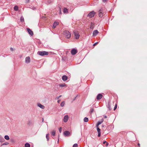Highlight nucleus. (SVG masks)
Listing matches in <instances>:
<instances>
[{"mask_svg":"<svg viewBox=\"0 0 147 147\" xmlns=\"http://www.w3.org/2000/svg\"><path fill=\"white\" fill-rule=\"evenodd\" d=\"M44 119H43V118H42V122H43V121H44Z\"/></svg>","mask_w":147,"mask_h":147,"instance_id":"46","label":"nucleus"},{"mask_svg":"<svg viewBox=\"0 0 147 147\" xmlns=\"http://www.w3.org/2000/svg\"><path fill=\"white\" fill-rule=\"evenodd\" d=\"M101 133H98V136L99 137L100 136Z\"/></svg>","mask_w":147,"mask_h":147,"instance_id":"38","label":"nucleus"},{"mask_svg":"<svg viewBox=\"0 0 147 147\" xmlns=\"http://www.w3.org/2000/svg\"><path fill=\"white\" fill-rule=\"evenodd\" d=\"M64 134L65 136H69L70 135V133L68 131H66L64 133Z\"/></svg>","mask_w":147,"mask_h":147,"instance_id":"10","label":"nucleus"},{"mask_svg":"<svg viewBox=\"0 0 147 147\" xmlns=\"http://www.w3.org/2000/svg\"><path fill=\"white\" fill-rule=\"evenodd\" d=\"M138 146H140V144H139V143H138Z\"/></svg>","mask_w":147,"mask_h":147,"instance_id":"47","label":"nucleus"},{"mask_svg":"<svg viewBox=\"0 0 147 147\" xmlns=\"http://www.w3.org/2000/svg\"><path fill=\"white\" fill-rule=\"evenodd\" d=\"M59 13L60 14H61V9H60Z\"/></svg>","mask_w":147,"mask_h":147,"instance_id":"43","label":"nucleus"},{"mask_svg":"<svg viewBox=\"0 0 147 147\" xmlns=\"http://www.w3.org/2000/svg\"><path fill=\"white\" fill-rule=\"evenodd\" d=\"M65 102L64 101L62 102L61 104V107H63L64 106Z\"/></svg>","mask_w":147,"mask_h":147,"instance_id":"24","label":"nucleus"},{"mask_svg":"<svg viewBox=\"0 0 147 147\" xmlns=\"http://www.w3.org/2000/svg\"><path fill=\"white\" fill-rule=\"evenodd\" d=\"M99 33V32L97 30H94L93 32V35L94 36H95L97 35L98 33Z\"/></svg>","mask_w":147,"mask_h":147,"instance_id":"11","label":"nucleus"},{"mask_svg":"<svg viewBox=\"0 0 147 147\" xmlns=\"http://www.w3.org/2000/svg\"><path fill=\"white\" fill-rule=\"evenodd\" d=\"M97 127V130L98 133H101L100 132V129L98 127Z\"/></svg>","mask_w":147,"mask_h":147,"instance_id":"31","label":"nucleus"},{"mask_svg":"<svg viewBox=\"0 0 147 147\" xmlns=\"http://www.w3.org/2000/svg\"><path fill=\"white\" fill-rule=\"evenodd\" d=\"M20 21L22 22H24V18L22 16L20 18Z\"/></svg>","mask_w":147,"mask_h":147,"instance_id":"27","label":"nucleus"},{"mask_svg":"<svg viewBox=\"0 0 147 147\" xmlns=\"http://www.w3.org/2000/svg\"><path fill=\"white\" fill-rule=\"evenodd\" d=\"M94 111V108H91L90 110V112L91 113L92 112H93Z\"/></svg>","mask_w":147,"mask_h":147,"instance_id":"30","label":"nucleus"},{"mask_svg":"<svg viewBox=\"0 0 147 147\" xmlns=\"http://www.w3.org/2000/svg\"><path fill=\"white\" fill-rule=\"evenodd\" d=\"M39 55L41 56H43L44 55H48L49 53L46 51H40L38 53Z\"/></svg>","mask_w":147,"mask_h":147,"instance_id":"2","label":"nucleus"},{"mask_svg":"<svg viewBox=\"0 0 147 147\" xmlns=\"http://www.w3.org/2000/svg\"><path fill=\"white\" fill-rule=\"evenodd\" d=\"M68 115H66L63 118V121L65 122H66L67 121L68 119Z\"/></svg>","mask_w":147,"mask_h":147,"instance_id":"8","label":"nucleus"},{"mask_svg":"<svg viewBox=\"0 0 147 147\" xmlns=\"http://www.w3.org/2000/svg\"><path fill=\"white\" fill-rule=\"evenodd\" d=\"M55 131H54V130H53V131H52L51 132V134L53 136H55Z\"/></svg>","mask_w":147,"mask_h":147,"instance_id":"23","label":"nucleus"},{"mask_svg":"<svg viewBox=\"0 0 147 147\" xmlns=\"http://www.w3.org/2000/svg\"><path fill=\"white\" fill-rule=\"evenodd\" d=\"M27 2H28L29 1V0H26Z\"/></svg>","mask_w":147,"mask_h":147,"instance_id":"45","label":"nucleus"},{"mask_svg":"<svg viewBox=\"0 0 147 147\" xmlns=\"http://www.w3.org/2000/svg\"><path fill=\"white\" fill-rule=\"evenodd\" d=\"M46 137L47 140L48 141L49 140V134H47Z\"/></svg>","mask_w":147,"mask_h":147,"instance_id":"29","label":"nucleus"},{"mask_svg":"<svg viewBox=\"0 0 147 147\" xmlns=\"http://www.w3.org/2000/svg\"><path fill=\"white\" fill-rule=\"evenodd\" d=\"M95 14V13L94 11H92L90 12L88 15V16L91 18L93 17Z\"/></svg>","mask_w":147,"mask_h":147,"instance_id":"3","label":"nucleus"},{"mask_svg":"<svg viewBox=\"0 0 147 147\" xmlns=\"http://www.w3.org/2000/svg\"><path fill=\"white\" fill-rule=\"evenodd\" d=\"M98 42H97L96 43H94L93 45V46H95L96 45H97L98 43Z\"/></svg>","mask_w":147,"mask_h":147,"instance_id":"34","label":"nucleus"},{"mask_svg":"<svg viewBox=\"0 0 147 147\" xmlns=\"http://www.w3.org/2000/svg\"><path fill=\"white\" fill-rule=\"evenodd\" d=\"M88 121V118L85 117L84 119V121L85 122H87Z\"/></svg>","mask_w":147,"mask_h":147,"instance_id":"21","label":"nucleus"},{"mask_svg":"<svg viewBox=\"0 0 147 147\" xmlns=\"http://www.w3.org/2000/svg\"><path fill=\"white\" fill-rule=\"evenodd\" d=\"M94 24H92V23H91V25H90V28L91 29H93L94 28Z\"/></svg>","mask_w":147,"mask_h":147,"instance_id":"18","label":"nucleus"},{"mask_svg":"<svg viewBox=\"0 0 147 147\" xmlns=\"http://www.w3.org/2000/svg\"><path fill=\"white\" fill-rule=\"evenodd\" d=\"M61 96V95L59 96V97H57L56 98L57 99H58Z\"/></svg>","mask_w":147,"mask_h":147,"instance_id":"39","label":"nucleus"},{"mask_svg":"<svg viewBox=\"0 0 147 147\" xmlns=\"http://www.w3.org/2000/svg\"><path fill=\"white\" fill-rule=\"evenodd\" d=\"M25 147H30V145L28 143H26L25 145Z\"/></svg>","mask_w":147,"mask_h":147,"instance_id":"25","label":"nucleus"},{"mask_svg":"<svg viewBox=\"0 0 147 147\" xmlns=\"http://www.w3.org/2000/svg\"><path fill=\"white\" fill-rule=\"evenodd\" d=\"M59 24V23L56 22H55L54 23V24L53 26V28H56L57 25H58Z\"/></svg>","mask_w":147,"mask_h":147,"instance_id":"15","label":"nucleus"},{"mask_svg":"<svg viewBox=\"0 0 147 147\" xmlns=\"http://www.w3.org/2000/svg\"><path fill=\"white\" fill-rule=\"evenodd\" d=\"M105 143H106V146H108L109 144L106 141L104 142H103V144H105Z\"/></svg>","mask_w":147,"mask_h":147,"instance_id":"33","label":"nucleus"},{"mask_svg":"<svg viewBox=\"0 0 147 147\" xmlns=\"http://www.w3.org/2000/svg\"><path fill=\"white\" fill-rule=\"evenodd\" d=\"M78 145L77 144H75L73 145V147H78Z\"/></svg>","mask_w":147,"mask_h":147,"instance_id":"32","label":"nucleus"},{"mask_svg":"<svg viewBox=\"0 0 147 147\" xmlns=\"http://www.w3.org/2000/svg\"><path fill=\"white\" fill-rule=\"evenodd\" d=\"M103 10L102 9L99 10L98 12L99 16L100 17H102L103 16Z\"/></svg>","mask_w":147,"mask_h":147,"instance_id":"5","label":"nucleus"},{"mask_svg":"<svg viewBox=\"0 0 147 147\" xmlns=\"http://www.w3.org/2000/svg\"><path fill=\"white\" fill-rule=\"evenodd\" d=\"M102 96H103L102 94H98L96 98L97 100H100L102 98Z\"/></svg>","mask_w":147,"mask_h":147,"instance_id":"9","label":"nucleus"},{"mask_svg":"<svg viewBox=\"0 0 147 147\" xmlns=\"http://www.w3.org/2000/svg\"><path fill=\"white\" fill-rule=\"evenodd\" d=\"M107 0H102L104 2H105Z\"/></svg>","mask_w":147,"mask_h":147,"instance_id":"42","label":"nucleus"},{"mask_svg":"<svg viewBox=\"0 0 147 147\" xmlns=\"http://www.w3.org/2000/svg\"><path fill=\"white\" fill-rule=\"evenodd\" d=\"M105 118H107V116H105Z\"/></svg>","mask_w":147,"mask_h":147,"instance_id":"48","label":"nucleus"},{"mask_svg":"<svg viewBox=\"0 0 147 147\" xmlns=\"http://www.w3.org/2000/svg\"><path fill=\"white\" fill-rule=\"evenodd\" d=\"M30 58L29 57H27L26 58V62L27 63H29L30 62Z\"/></svg>","mask_w":147,"mask_h":147,"instance_id":"12","label":"nucleus"},{"mask_svg":"<svg viewBox=\"0 0 147 147\" xmlns=\"http://www.w3.org/2000/svg\"><path fill=\"white\" fill-rule=\"evenodd\" d=\"M9 144V143L8 142H6V143H4L3 144V145H7V144Z\"/></svg>","mask_w":147,"mask_h":147,"instance_id":"37","label":"nucleus"},{"mask_svg":"<svg viewBox=\"0 0 147 147\" xmlns=\"http://www.w3.org/2000/svg\"><path fill=\"white\" fill-rule=\"evenodd\" d=\"M4 138L0 135V142H3L4 141Z\"/></svg>","mask_w":147,"mask_h":147,"instance_id":"17","label":"nucleus"},{"mask_svg":"<svg viewBox=\"0 0 147 147\" xmlns=\"http://www.w3.org/2000/svg\"><path fill=\"white\" fill-rule=\"evenodd\" d=\"M63 12L64 13H67L68 12L67 9L65 8L63 10Z\"/></svg>","mask_w":147,"mask_h":147,"instance_id":"19","label":"nucleus"},{"mask_svg":"<svg viewBox=\"0 0 147 147\" xmlns=\"http://www.w3.org/2000/svg\"><path fill=\"white\" fill-rule=\"evenodd\" d=\"M67 77L65 75L63 76L62 77V79L63 81H65L67 79Z\"/></svg>","mask_w":147,"mask_h":147,"instance_id":"13","label":"nucleus"},{"mask_svg":"<svg viewBox=\"0 0 147 147\" xmlns=\"http://www.w3.org/2000/svg\"><path fill=\"white\" fill-rule=\"evenodd\" d=\"M4 138L6 140H9V136L7 135L5 136Z\"/></svg>","mask_w":147,"mask_h":147,"instance_id":"22","label":"nucleus"},{"mask_svg":"<svg viewBox=\"0 0 147 147\" xmlns=\"http://www.w3.org/2000/svg\"><path fill=\"white\" fill-rule=\"evenodd\" d=\"M108 108H109V110H110L111 109V108H110V106L108 107Z\"/></svg>","mask_w":147,"mask_h":147,"instance_id":"44","label":"nucleus"},{"mask_svg":"<svg viewBox=\"0 0 147 147\" xmlns=\"http://www.w3.org/2000/svg\"><path fill=\"white\" fill-rule=\"evenodd\" d=\"M61 101L60 100H59L57 101V102L59 103Z\"/></svg>","mask_w":147,"mask_h":147,"instance_id":"41","label":"nucleus"},{"mask_svg":"<svg viewBox=\"0 0 147 147\" xmlns=\"http://www.w3.org/2000/svg\"><path fill=\"white\" fill-rule=\"evenodd\" d=\"M27 30L29 34L31 36H32L33 35V32L32 31L30 28H27Z\"/></svg>","mask_w":147,"mask_h":147,"instance_id":"7","label":"nucleus"},{"mask_svg":"<svg viewBox=\"0 0 147 147\" xmlns=\"http://www.w3.org/2000/svg\"><path fill=\"white\" fill-rule=\"evenodd\" d=\"M32 122L30 121H28L27 122V124L29 125H31L32 124Z\"/></svg>","mask_w":147,"mask_h":147,"instance_id":"28","label":"nucleus"},{"mask_svg":"<svg viewBox=\"0 0 147 147\" xmlns=\"http://www.w3.org/2000/svg\"><path fill=\"white\" fill-rule=\"evenodd\" d=\"M103 119H102L100 121H98L96 125V127H98L99 125L102 123L103 121Z\"/></svg>","mask_w":147,"mask_h":147,"instance_id":"14","label":"nucleus"},{"mask_svg":"<svg viewBox=\"0 0 147 147\" xmlns=\"http://www.w3.org/2000/svg\"><path fill=\"white\" fill-rule=\"evenodd\" d=\"M59 86L61 87H65H65L67 86L65 84H59Z\"/></svg>","mask_w":147,"mask_h":147,"instance_id":"20","label":"nucleus"},{"mask_svg":"<svg viewBox=\"0 0 147 147\" xmlns=\"http://www.w3.org/2000/svg\"><path fill=\"white\" fill-rule=\"evenodd\" d=\"M71 53L72 55H74L77 53V51L76 49H73L71 51Z\"/></svg>","mask_w":147,"mask_h":147,"instance_id":"6","label":"nucleus"},{"mask_svg":"<svg viewBox=\"0 0 147 147\" xmlns=\"http://www.w3.org/2000/svg\"><path fill=\"white\" fill-rule=\"evenodd\" d=\"M117 104H116L115 105V107L114 108V110H115L117 108Z\"/></svg>","mask_w":147,"mask_h":147,"instance_id":"35","label":"nucleus"},{"mask_svg":"<svg viewBox=\"0 0 147 147\" xmlns=\"http://www.w3.org/2000/svg\"><path fill=\"white\" fill-rule=\"evenodd\" d=\"M74 33L75 38L76 39H78L79 38L80 35L79 34L78 32L77 31H74Z\"/></svg>","mask_w":147,"mask_h":147,"instance_id":"4","label":"nucleus"},{"mask_svg":"<svg viewBox=\"0 0 147 147\" xmlns=\"http://www.w3.org/2000/svg\"><path fill=\"white\" fill-rule=\"evenodd\" d=\"M10 49L11 51H13V49L12 47L10 48Z\"/></svg>","mask_w":147,"mask_h":147,"instance_id":"40","label":"nucleus"},{"mask_svg":"<svg viewBox=\"0 0 147 147\" xmlns=\"http://www.w3.org/2000/svg\"><path fill=\"white\" fill-rule=\"evenodd\" d=\"M18 7L17 6H15L14 7V9L15 11H17L18 10Z\"/></svg>","mask_w":147,"mask_h":147,"instance_id":"26","label":"nucleus"},{"mask_svg":"<svg viewBox=\"0 0 147 147\" xmlns=\"http://www.w3.org/2000/svg\"><path fill=\"white\" fill-rule=\"evenodd\" d=\"M59 131L60 133H61L62 131V128L61 127H60L59 129Z\"/></svg>","mask_w":147,"mask_h":147,"instance_id":"36","label":"nucleus"},{"mask_svg":"<svg viewBox=\"0 0 147 147\" xmlns=\"http://www.w3.org/2000/svg\"><path fill=\"white\" fill-rule=\"evenodd\" d=\"M64 34L67 38H69L71 36V34L67 30H65L63 32Z\"/></svg>","mask_w":147,"mask_h":147,"instance_id":"1","label":"nucleus"},{"mask_svg":"<svg viewBox=\"0 0 147 147\" xmlns=\"http://www.w3.org/2000/svg\"><path fill=\"white\" fill-rule=\"evenodd\" d=\"M38 105L39 107L42 108V109H44L45 108V107L44 105H41L40 103L38 104Z\"/></svg>","mask_w":147,"mask_h":147,"instance_id":"16","label":"nucleus"}]
</instances>
